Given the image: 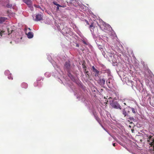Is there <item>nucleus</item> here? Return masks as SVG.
I'll use <instances>...</instances> for the list:
<instances>
[{
	"instance_id": "obj_1",
	"label": "nucleus",
	"mask_w": 154,
	"mask_h": 154,
	"mask_svg": "<svg viewBox=\"0 0 154 154\" xmlns=\"http://www.w3.org/2000/svg\"><path fill=\"white\" fill-rule=\"evenodd\" d=\"M75 95L76 96L77 98L79 100H81L82 101H84L85 102V105L87 106L89 108V112L92 113L96 120L100 123L99 118L97 116L94 110V107L91 103L90 101L86 100L82 92L80 90L79 91V92H75Z\"/></svg>"
},
{
	"instance_id": "obj_2",
	"label": "nucleus",
	"mask_w": 154,
	"mask_h": 154,
	"mask_svg": "<svg viewBox=\"0 0 154 154\" xmlns=\"http://www.w3.org/2000/svg\"><path fill=\"white\" fill-rule=\"evenodd\" d=\"M74 66V64L69 60L65 62L64 66V70L67 72L68 76L73 81L75 80V73L73 71Z\"/></svg>"
},
{
	"instance_id": "obj_3",
	"label": "nucleus",
	"mask_w": 154,
	"mask_h": 154,
	"mask_svg": "<svg viewBox=\"0 0 154 154\" xmlns=\"http://www.w3.org/2000/svg\"><path fill=\"white\" fill-rule=\"evenodd\" d=\"M47 58L48 60L51 63L53 66L57 71V72L55 74H53V75H54L55 77H58L59 78V79H60V77L62 75L63 77L66 79L64 75L63 72L61 71L59 65L57 64L56 62L51 60V57L50 56H48Z\"/></svg>"
},
{
	"instance_id": "obj_4",
	"label": "nucleus",
	"mask_w": 154,
	"mask_h": 154,
	"mask_svg": "<svg viewBox=\"0 0 154 154\" xmlns=\"http://www.w3.org/2000/svg\"><path fill=\"white\" fill-rule=\"evenodd\" d=\"M99 24L97 23V25H98L100 28L102 30H106L108 31L114 32V31L112 30V27L110 25L104 22L102 20H99Z\"/></svg>"
},
{
	"instance_id": "obj_5",
	"label": "nucleus",
	"mask_w": 154,
	"mask_h": 154,
	"mask_svg": "<svg viewBox=\"0 0 154 154\" xmlns=\"http://www.w3.org/2000/svg\"><path fill=\"white\" fill-rule=\"evenodd\" d=\"M79 0H67L66 2L69 5L74 6L75 7L79 6L82 9H84V5L79 4Z\"/></svg>"
},
{
	"instance_id": "obj_6",
	"label": "nucleus",
	"mask_w": 154,
	"mask_h": 154,
	"mask_svg": "<svg viewBox=\"0 0 154 154\" xmlns=\"http://www.w3.org/2000/svg\"><path fill=\"white\" fill-rule=\"evenodd\" d=\"M90 29L94 38L95 39L97 37L96 35H98L96 32L97 30V28L94 27L93 24L92 23L90 26Z\"/></svg>"
},
{
	"instance_id": "obj_7",
	"label": "nucleus",
	"mask_w": 154,
	"mask_h": 154,
	"mask_svg": "<svg viewBox=\"0 0 154 154\" xmlns=\"http://www.w3.org/2000/svg\"><path fill=\"white\" fill-rule=\"evenodd\" d=\"M110 105L113 108L121 109L122 107L119 104L117 101L112 100L110 101Z\"/></svg>"
},
{
	"instance_id": "obj_8",
	"label": "nucleus",
	"mask_w": 154,
	"mask_h": 154,
	"mask_svg": "<svg viewBox=\"0 0 154 154\" xmlns=\"http://www.w3.org/2000/svg\"><path fill=\"white\" fill-rule=\"evenodd\" d=\"M109 77L108 79L106 80V83L108 87L111 88L112 85L114 83V80L112 77L111 74L110 76H108Z\"/></svg>"
},
{
	"instance_id": "obj_9",
	"label": "nucleus",
	"mask_w": 154,
	"mask_h": 154,
	"mask_svg": "<svg viewBox=\"0 0 154 154\" xmlns=\"http://www.w3.org/2000/svg\"><path fill=\"white\" fill-rule=\"evenodd\" d=\"M43 15L42 14H37L33 16V20L35 21H38L43 19Z\"/></svg>"
},
{
	"instance_id": "obj_10",
	"label": "nucleus",
	"mask_w": 154,
	"mask_h": 154,
	"mask_svg": "<svg viewBox=\"0 0 154 154\" xmlns=\"http://www.w3.org/2000/svg\"><path fill=\"white\" fill-rule=\"evenodd\" d=\"M101 71L103 73H107L108 76H110L111 74V72L109 69L106 68V67L103 65H101Z\"/></svg>"
},
{
	"instance_id": "obj_11",
	"label": "nucleus",
	"mask_w": 154,
	"mask_h": 154,
	"mask_svg": "<svg viewBox=\"0 0 154 154\" xmlns=\"http://www.w3.org/2000/svg\"><path fill=\"white\" fill-rule=\"evenodd\" d=\"M23 1L28 6V7L30 8L31 11L33 10L32 1L31 0H23Z\"/></svg>"
},
{
	"instance_id": "obj_12",
	"label": "nucleus",
	"mask_w": 154,
	"mask_h": 154,
	"mask_svg": "<svg viewBox=\"0 0 154 154\" xmlns=\"http://www.w3.org/2000/svg\"><path fill=\"white\" fill-rule=\"evenodd\" d=\"M148 137L147 141L148 143L151 146L154 145V137L150 135Z\"/></svg>"
},
{
	"instance_id": "obj_13",
	"label": "nucleus",
	"mask_w": 154,
	"mask_h": 154,
	"mask_svg": "<svg viewBox=\"0 0 154 154\" xmlns=\"http://www.w3.org/2000/svg\"><path fill=\"white\" fill-rule=\"evenodd\" d=\"M107 55L109 57V60L112 61L113 62H116L115 60L116 59L115 57V56L114 54L110 52H108Z\"/></svg>"
},
{
	"instance_id": "obj_14",
	"label": "nucleus",
	"mask_w": 154,
	"mask_h": 154,
	"mask_svg": "<svg viewBox=\"0 0 154 154\" xmlns=\"http://www.w3.org/2000/svg\"><path fill=\"white\" fill-rule=\"evenodd\" d=\"M5 75L8 76V78L9 79L12 80L13 79V77L12 76L11 73H10L8 70H6L5 72Z\"/></svg>"
},
{
	"instance_id": "obj_15",
	"label": "nucleus",
	"mask_w": 154,
	"mask_h": 154,
	"mask_svg": "<svg viewBox=\"0 0 154 154\" xmlns=\"http://www.w3.org/2000/svg\"><path fill=\"white\" fill-rule=\"evenodd\" d=\"M92 68L94 75L95 77L98 76L99 74L100 71L96 69L94 66H93Z\"/></svg>"
},
{
	"instance_id": "obj_16",
	"label": "nucleus",
	"mask_w": 154,
	"mask_h": 154,
	"mask_svg": "<svg viewBox=\"0 0 154 154\" xmlns=\"http://www.w3.org/2000/svg\"><path fill=\"white\" fill-rule=\"evenodd\" d=\"M55 26L57 27V29L61 32L62 33H64L63 32L62 30H63L64 29L63 28V26L60 24L59 25V24H57L55 22Z\"/></svg>"
},
{
	"instance_id": "obj_17",
	"label": "nucleus",
	"mask_w": 154,
	"mask_h": 154,
	"mask_svg": "<svg viewBox=\"0 0 154 154\" xmlns=\"http://www.w3.org/2000/svg\"><path fill=\"white\" fill-rule=\"evenodd\" d=\"M105 82V80L103 78H100L98 81V83L101 86H103Z\"/></svg>"
},
{
	"instance_id": "obj_18",
	"label": "nucleus",
	"mask_w": 154,
	"mask_h": 154,
	"mask_svg": "<svg viewBox=\"0 0 154 154\" xmlns=\"http://www.w3.org/2000/svg\"><path fill=\"white\" fill-rule=\"evenodd\" d=\"M122 111V114L125 116H128V114L130 112V111L129 110H127L125 108L123 109Z\"/></svg>"
},
{
	"instance_id": "obj_19",
	"label": "nucleus",
	"mask_w": 154,
	"mask_h": 154,
	"mask_svg": "<svg viewBox=\"0 0 154 154\" xmlns=\"http://www.w3.org/2000/svg\"><path fill=\"white\" fill-rule=\"evenodd\" d=\"M8 18L6 17H0V24H2L7 21Z\"/></svg>"
},
{
	"instance_id": "obj_20",
	"label": "nucleus",
	"mask_w": 154,
	"mask_h": 154,
	"mask_svg": "<svg viewBox=\"0 0 154 154\" xmlns=\"http://www.w3.org/2000/svg\"><path fill=\"white\" fill-rule=\"evenodd\" d=\"M27 37L29 38H31L33 37V33L31 32L30 31L28 32L27 34H26Z\"/></svg>"
},
{
	"instance_id": "obj_21",
	"label": "nucleus",
	"mask_w": 154,
	"mask_h": 154,
	"mask_svg": "<svg viewBox=\"0 0 154 154\" xmlns=\"http://www.w3.org/2000/svg\"><path fill=\"white\" fill-rule=\"evenodd\" d=\"M82 41L83 43L86 45H88L89 47L91 46V45H90L89 43L88 42L87 40L86 39L83 38Z\"/></svg>"
},
{
	"instance_id": "obj_22",
	"label": "nucleus",
	"mask_w": 154,
	"mask_h": 154,
	"mask_svg": "<svg viewBox=\"0 0 154 154\" xmlns=\"http://www.w3.org/2000/svg\"><path fill=\"white\" fill-rule=\"evenodd\" d=\"M5 31L2 30H0V38L2 37H4L5 36Z\"/></svg>"
},
{
	"instance_id": "obj_23",
	"label": "nucleus",
	"mask_w": 154,
	"mask_h": 154,
	"mask_svg": "<svg viewBox=\"0 0 154 154\" xmlns=\"http://www.w3.org/2000/svg\"><path fill=\"white\" fill-rule=\"evenodd\" d=\"M114 95L115 96L114 98H113V99L117 100L119 99V94L118 93H115L114 94Z\"/></svg>"
},
{
	"instance_id": "obj_24",
	"label": "nucleus",
	"mask_w": 154,
	"mask_h": 154,
	"mask_svg": "<svg viewBox=\"0 0 154 154\" xmlns=\"http://www.w3.org/2000/svg\"><path fill=\"white\" fill-rule=\"evenodd\" d=\"M28 84L25 82H23L21 84V86L22 88H26L28 87Z\"/></svg>"
},
{
	"instance_id": "obj_25",
	"label": "nucleus",
	"mask_w": 154,
	"mask_h": 154,
	"mask_svg": "<svg viewBox=\"0 0 154 154\" xmlns=\"http://www.w3.org/2000/svg\"><path fill=\"white\" fill-rule=\"evenodd\" d=\"M102 38H101L103 40L104 42H108V38L106 36H102Z\"/></svg>"
},
{
	"instance_id": "obj_26",
	"label": "nucleus",
	"mask_w": 154,
	"mask_h": 154,
	"mask_svg": "<svg viewBox=\"0 0 154 154\" xmlns=\"http://www.w3.org/2000/svg\"><path fill=\"white\" fill-rule=\"evenodd\" d=\"M82 68L84 73H86L87 72H88V71H87V67L85 65L82 64Z\"/></svg>"
},
{
	"instance_id": "obj_27",
	"label": "nucleus",
	"mask_w": 154,
	"mask_h": 154,
	"mask_svg": "<svg viewBox=\"0 0 154 154\" xmlns=\"http://www.w3.org/2000/svg\"><path fill=\"white\" fill-rule=\"evenodd\" d=\"M45 77H49L51 76V74L49 72H46L45 74Z\"/></svg>"
},
{
	"instance_id": "obj_28",
	"label": "nucleus",
	"mask_w": 154,
	"mask_h": 154,
	"mask_svg": "<svg viewBox=\"0 0 154 154\" xmlns=\"http://www.w3.org/2000/svg\"><path fill=\"white\" fill-rule=\"evenodd\" d=\"M95 42H96L97 44V45L98 46L99 49L101 51L102 50H103V48L102 46L100 45H99V44H98L96 40H95Z\"/></svg>"
},
{
	"instance_id": "obj_29",
	"label": "nucleus",
	"mask_w": 154,
	"mask_h": 154,
	"mask_svg": "<svg viewBox=\"0 0 154 154\" xmlns=\"http://www.w3.org/2000/svg\"><path fill=\"white\" fill-rule=\"evenodd\" d=\"M34 85L35 87H36L38 86L39 87V85H38V81L35 82L34 84Z\"/></svg>"
},
{
	"instance_id": "obj_30",
	"label": "nucleus",
	"mask_w": 154,
	"mask_h": 154,
	"mask_svg": "<svg viewBox=\"0 0 154 154\" xmlns=\"http://www.w3.org/2000/svg\"><path fill=\"white\" fill-rule=\"evenodd\" d=\"M7 7L8 8H11L12 7V5L11 4H10L9 3H8L7 5Z\"/></svg>"
},
{
	"instance_id": "obj_31",
	"label": "nucleus",
	"mask_w": 154,
	"mask_h": 154,
	"mask_svg": "<svg viewBox=\"0 0 154 154\" xmlns=\"http://www.w3.org/2000/svg\"><path fill=\"white\" fill-rule=\"evenodd\" d=\"M84 73L85 74L87 78H88L89 77V72H86V73Z\"/></svg>"
},
{
	"instance_id": "obj_32",
	"label": "nucleus",
	"mask_w": 154,
	"mask_h": 154,
	"mask_svg": "<svg viewBox=\"0 0 154 154\" xmlns=\"http://www.w3.org/2000/svg\"><path fill=\"white\" fill-rule=\"evenodd\" d=\"M130 108L131 109L133 113H136V109L134 108L131 107H130Z\"/></svg>"
},
{
	"instance_id": "obj_33",
	"label": "nucleus",
	"mask_w": 154,
	"mask_h": 154,
	"mask_svg": "<svg viewBox=\"0 0 154 154\" xmlns=\"http://www.w3.org/2000/svg\"><path fill=\"white\" fill-rule=\"evenodd\" d=\"M42 79L43 80L42 78V77H39L37 79L36 81L38 82L41 81Z\"/></svg>"
},
{
	"instance_id": "obj_34",
	"label": "nucleus",
	"mask_w": 154,
	"mask_h": 154,
	"mask_svg": "<svg viewBox=\"0 0 154 154\" xmlns=\"http://www.w3.org/2000/svg\"><path fill=\"white\" fill-rule=\"evenodd\" d=\"M75 45H76V46L77 47H79V44L77 43L74 42L73 43V45L74 46H75Z\"/></svg>"
},
{
	"instance_id": "obj_35",
	"label": "nucleus",
	"mask_w": 154,
	"mask_h": 154,
	"mask_svg": "<svg viewBox=\"0 0 154 154\" xmlns=\"http://www.w3.org/2000/svg\"><path fill=\"white\" fill-rule=\"evenodd\" d=\"M53 3L54 5H56L57 6H61L60 5L58 4H57L56 2H53Z\"/></svg>"
},
{
	"instance_id": "obj_36",
	"label": "nucleus",
	"mask_w": 154,
	"mask_h": 154,
	"mask_svg": "<svg viewBox=\"0 0 154 154\" xmlns=\"http://www.w3.org/2000/svg\"><path fill=\"white\" fill-rule=\"evenodd\" d=\"M34 6L36 8H39L40 9L41 8V7H40V6L39 5H34Z\"/></svg>"
},
{
	"instance_id": "obj_37",
	"label": "nucleus",
	"mask_w": 154,
	"mask_h": 154,
	"mask_svg": "<svg viewBox=\"0 0 154 154\" xmlns=\"http://www.w3.org/2000/svg\"><path fill=\"white\" fill-rule=\"evenodd\" d=\"M61 6H57V10H58L59 9V8L60 7H61Z\"/></svg>"
},
{
	"instance_id": "obj_38",
	"label": "nucleus",
	"mask_w": 154,
	"mask_h": 154,
	"mask_svg": "<svg viewBox=\"0 0 154 154\" xmlns=\"http://www.w3.org/2000/svg\"><path fill=\"white\" fill-rule=\"evenodd\" d=\"M113 146H116V144L115 143H113Z\"/></svg>"
},
{
	"instance_id": "obj_39",
	"label": "nucleus",
	"mask_w": 154,
	"mask_h": 154,
	"mask_svg": "<svg viewBox=\"0 0 154 154\" xmlns=\"http://www.w3.org/2000/svg\"><path fill=\"white\" fill-rule=\"evenodd\" d=\"M28 29L29 30H30V31H31V29H30V28H28Z\"/></svg>"
},
{
	"instance_id": "obj_40",
	"label": "nucleus",
	"mask_w": 154,
	"mask_h": 154,
	"mask_svg": "<svg viewBox=\"0 0 154 154\" xmlns=\"http://www.w3.org/2000/svg\"><path fill=\"white\" fill-rule=\"evenodd\" d=\"M124 104L125 105H126V103H124Z\"/></svg>"
},
{
	"instance_id": "obj_41",
	"label": "nucleus",
	"mask_w": 154,
	"mask_h": 154,
	"mask_svg": "<svg viewBox=\"0 0 154 154\" xmlns=\"http://www.w3.org/2000/svg\"><path fill=\"white\" fill-rule=\"evenodd\" d=\"M103 129H104V130H105L106 131H107H107L103 127Z\"/></svg>"
},
{
	"instance_id": "obj_42",
	"label": "nucleus",
	"mask_w": 154,
	"mask_h": 154,
	"mask_svg": "<svg viewBox=\"0 0 154 154\" xmlns=\"http://www.w3.org/2000/svg\"><path fill=\"white\" fill-rule=\"evenodd\" d=\"M67 84H68L69 82H67Z\"/></svg>"
},
{
	"instance_id": "obj_43",
	"label": "nucleus",
	"mask_w": 154,
	"mask_h": 154,
	"mask_svg": "<svg viewBox=\"0 0 154 154\" xmlns=\"http://www.w3.org/2000/svg\"><path fill=\"white\" fill-rule=\"evenodd\" d=\"M153 150H154V147H153Z\"/></svg>"
},
{
	"instance_id": "obj_44",
	"label": "nucleus",
	"mask_w": 154,
	"mask_h": 154,
	"mask_svg": "<svg viewBox=\"0 0 154 154\" xmlns=\"http://www.w3.org/2000/svg\"><path fill=\"white\" fill-rule=\"evenodd\" d=\"M124 147L125 148V146ZM125 149H127L125 147Z\"/></svg>"
},
{
	"instance_id": "obj_45",
	"label": "nucleus",
	"mask_w": 154,
	"mask_h": 154,
	"mask_svg": "<svg viewBox=\"0 0 154 154\" xmlns=\"http://www.w3.org/2000/svg\"><path fill=\"white\" fill-rule=\"evenodd\" d=\"M133 154H134V153H133Z\"/></svg>"
}]
</instances>
